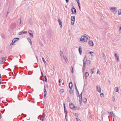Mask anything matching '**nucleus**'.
<instances>
[{"label":"nucleus","mask_w":121,"mask_h":121,"mask_svg":"<svg viewBox=\"0 0 121 121\" xmlns=\"http://www.w3.org/2000/svg\"><path fill=\"white\" fill-rule=\"evenodd\" d=\"M86 35V34L82 36L81 38L80 41L83 42H86L88 39V37Z\"/></svg>","instance_id":"f257e3e1"},{"label":"nucleus","mask_w":121,"mask_h":121,"mask_svg":"<svg viewBox=\"0 0 121 121\" xmlns=\"http://www.w3.org/2000/svg\"><path fill=\"white\" fill-rule=\"evenodd\" d=\"M117 8L115 7H112L110 8V10L113 12L114 13H116L117 11L116 10Z\"/></svg>","instance_id":"f03ea898"},{"label":"nucleus","mask_w":121,"mask_h":121,"mask_svg":"<svg viewBox=\"0 0 121 121\" xmlns=\"http://www.w3.org/2000/svg\"><path fill=\"white\" fill-rule=\"evenodd\" d=\"M69 107L70 108L74 110L76 109V108H75L74 105L71 103H69Z\"/></svg>","instance_id":"7ed1b4c3"},{"label":"nucleus","mask_w":121,"mask_h":121,"mask_svg":"<svg viewBox=\"0 0 121 121\" xmlns=\"http://www.w3.org/2000/svg\"><path fill=\"white\" fill-rule=\"evenodd\" d=\"M83 66L82 70L83 71H85V67L86 66V62L83 61Z\"/></svg>","instance_id":"20e7f679"},{"label":"nucleus","mask_w":121,"mask_h":121,"mask_svg":"<svg viewBox=\"0 0 121 121\" xmlns=\"http://www.w3.org/2000/svg\"><path fill=\"white\" fill-rule=\"evenodd\" d=\"M6 60V58L5 57H3L1 58L0 60L1 64H3V63Z\"/></svg>","instance_id":"39448f33"},{"label":"nucleus","mask_w":121,"mask_h":121,"mask_svg":"<svg viewBox=\"0 0 121 121\" xmlns=\"http://www.w3.org/2000/svg\"><path fill=\"white\" fill-rule=\"evenodd\" d=\"M97 90V91L99 93H100L101 92V89L100 86H96Z\"/></svg>","instance_id":"423d86ee"},{"label":"nucleus","mask_w":121,"mask_h":121,"mask_svg":"<svg viewBox=\"0 0 121 121\" xmlns=\"http://www.w3.org/2000/svg\"><path fill=\"white\" fill-rule=\"evenodd\" d=\"M71 11L72 14H74L76 13V10L74 8H72L71 9Z\"/></svg>","instance_id":"0eeeda50"},{"label":"nucleus","mask_w":121,"mask_h":121,"mask_svg":"<svg viewBox=\"0 0 121 121\" xmlns=\"http://www.w3.org/2000/svg\"><path fill=\"white\" fill-rule=\"evenodd\" d=\"M28 33L31 36V37L32 38H33L34 36H33V34L32 33V31L31 30H29L28 31Z\"/></svg>","instance_id":"6e6552de"},{"label":"nucleus","mask_w":121,"mask_h":121,"mask_svg":"<svg viewBox=\"0 0 121 121\" xmlns=\"http://www.w3.org/2000/svg\"><path fill=\"white\" fill-rule=\"evenodd\" d=\"M44 98H45L47 94V91L46 89V87L45 86H44Z\"/></svg>","instance_id":"1a4fd4ad"},{"label":"nucleus","mask_w":121,"mask_h":121,"mask_svg":"<svg viewBox=\"0 0 121 121\" xmlns=\"http://www.w3.org/2000/svg\"><path fill=\"white\" fill-rule=\"evenodd\" d=\"M88 43L90 46H93L94 45V44L93 41L91 40H89L88 41Z\"/></svg>","instance_id":"9d476101"},{"label":"nucleus","mask_w":121,"mask_h":121,"mask_svg":"<svg viewBox=\"0 0 121 121\" xmlns=\"http://www.w3.org/2000/svg\"><path fill=\"white\" fill-rule=\"evenodd\" d=\"M64 112H65V115L66 119V116L67 114V111H66V110L65 108V104H64Z\"/></svg>","instance_id":"9b49d317"},{"label":"nucleus","mask_w":121,"mask_h":121,"mask_svg":"<svg viewBox=\"0 0 121 121\" xmlns=\"http://www.w3.org/2000/svg\"><path fill=\"white\" fill-rule=\"evenodd\" d=\"M58 22L59 23V25H60V27L61 28V27L62 26V22L61 21V20L60 19H58Z\"/></svg>","instance_id":"f8f14e48"},{"label":"nucleus","mask_w":121,"mask_h":121,"mask_svg":"<svg viewBox=\"0 0 121 121\" xmlns=\"http://www.w3.org/2000/svg\"><path fill=\"white\" fill-rule=\"evenodd\" d=\"M89 75V73L88 72H86L85 73V78L86 79L87 77Z\"/></svg>","instance_id":"ddd939ff"},{"label":"nucleus","mask_w":121,"mask_h":121,"mask_svg":"<svg viewBox=\"0 0 121 121\" xmlns=\"http://www.w3.org/2000/svg\"><path fill=\"white\" fill-rule=\"evenodd\" d=\"M19 39L18 38H15L13 39L12 41V42L14 43L17 41V40Z\"/></svg>","instance_id":"4468645a"},{"label":"nucleus","mask_w":121,"mask_h":121,"mask_svg":"<svg viewBox=\"0 0 121 121\" xmlns=\"http://www.w3.org/2000/svg\"><path fill=\"white\" fill-rule=\"evenodd\" d=\"M69 87L70 89L72 88L73 87V84L72 82H70L69 83Z\"/></svg>","instance_id":"2eb2a0df"},{"label":"nucleus","mask_w":121,"mask_h":121,"mask_svg":"<svg viewBox=\"0 0 121 121\" xmlns=\"http://www.w3.org/2000/svg\"><path fill=\"white\" fill-rule=\"evenodd\" d=\"M78 50L79 51V53L81 55L82 53V48L80 47L79 48Z\"/></svg>","instance_id":"dca6fc26"},{"label":"nucleus","mask_w":121,"mask_h":121,"mask_svg":"<svg viewBox=\"0 0 121 121\" xmlns=\"http://www.w3.org/2000/svg\"><path fill=\"white\" fill-rule=\"evenodd\" d=\"M75 17L74 16H72L71 17V20L75 21Z\"/></svg>","instance_id":"f3484780"},{"label":"nucleus","mask_w":121,"mask_h":121,"mask_svg":"<svg viewBox=\"0 0 121 121\" xmlns=\"http://www.w3.org/2000/svg\"><path fill=\"white\" fill-rule=\"evenodd\" d=\"M82 101L84 103H86L87 102V99L85 98H83L82 99Z\"/></svg>","instance_id":"a211bd4d"},{"label":"nucleus","mask_w":121,"mask_h":121,"mask_svg":"<svg viewBox=\"0 0 121 121\" xmlns=\"http://www.w3.org/2000/svg\"><path fill=\"white\" fill-rule=\"evenodd\" d=\"M75 88L76 89V92H78V95H79V92H78V89L77 88V87L76 86V85L75 84Z\"/></svg>","instance_id":"6ab92c4d"},{"label":"nucleus","mask_w":121,"mask_h":121,"mask_svg":"<svg viewBox=\"0 0 121 121\" xmlns=\"http://www.w3.org/2000/svg\"><path fill=\"white\" fill-rule=\"evenodd\" d=\"M102 55L103 59L104 60H105V59L106 57H105V55L104 52H103V53Z\"/></svg>","instance_id":"aec40b11"},{"label":"nucleus","mask_w":121,"mask_h":121,"mask_svg":"<svg viewBox=\"0 0 121 121\" xmlns=\"http://www.w3.org/2000/svg\"><path fill=\"white\" fill-rule=\"evenodd\" d=\"M63 57L64 58L65 62L67 63L68 61V59L65 56H63Z\"/></svg>","instance_id":"412c9836"},{"label":"nucleus","mask_w":121,"mask_h":121,"mask_svg":"<svg viewBox=\"0 0 121 121\" xmlns=\"http://www.w3.org/2000/svg\"><path fill=\"white\" fill-rule=\"evenodd\" d=\"M64 90L63 89H61L59 91L60 93H62L64 91Z\"/></svg>","instance_id":"4be33fe9"},{"label":"nucleus","mask_w":121,"mask_h":121,"mask_svg":"<svg viewBox=\"0 0 121 121\" xmlns=\"http://www.w3.org/2000/svg\"><path fill=\"white\" fill-rule=\"evenodd\" d=\"M27 39L29 41V42L30 43L31 45H32L31 41V40L30 39V38H27Z\"/></svg>","instance_id":"5701e85b"},{"label":"nucleus","mask_w":121,"mask_h":121,"mask_svg":"<svg viewBox=\"0 0 121 121\" xmlns=\"http://www.w3.org/2000/svg\"><path fill=\"white\" fill-rule=\"evenodd\" d=\"M45 80L46 82H48L47 80V77L46 75L44 76V80Z\"/></svg>","instance_id":"b1692460"},{"label":"nucleus","mask_w":121,"mask_h":121,"mask_svg":"<svg viewBox=\"0 0 121 121\" xmlns=\"http://www.w3.org/2000/svg\"><path fill=\"white\" fill-rule=\"evenodd\" d=\"M115 90H116V92H118V87H116L115 88Z\"/></svg>","instance_id":"393cba45"},{"label":"nucleus","mask_w":121,"mask_h":121,"mask_svg":"<svg viewBox=\"0 0 121 121\" xmlns=\"http://www.w3.org/2000/svg\"><path fill=\"white\" fill-rule=\"evenodd\" d=\"M87 58L86 56H85L84 59L83 61L86 62L87 61Z\"/></svg>","instance_id":"a878e982"},{"label":"nucleus","mask_w":121,"mask_h":121,"mask_svg":"<svg viewBox=\"0 0 121 121\" xmlns=\"http://www.w3.org/2000/svg\"><path fill=\"white\" fill-rule=\"evenodd\" d=\"M70 69H71V72H72V73H73V67H72L71 66V68H70Z\"/></svg>","instance_id":"bb28decb"},{"label":"nucleus","mask_w":121,"mask_h":121,"mask_svg":"<svg viewBox=\"0 0 121 121\" xmlns=\"http://www.w3.org/2000/svg\"><path fill=\"white\" fill-rule=\"evenodd\" d=\"M60 56H61V57H62V56H63L64 54H63V52L61 51H60Z\"/></svg>","instance_id":"cd10ccee"},{"label":"nucleus","mask_w":121,"mask_h":121,"mask_svg":"<svg viewBox=\"0 0 121 121\" xmlns=\"http://www.w3.org/2000/svg\"><path fill=\"white\" fill-rule=\"evenodd\" d=\"M45 113L43 112V115L42 116V117L43 118H44L45 117Z\"/></svg>","instance_id":"c85d7f7f"},{"label":"nucleus","mask_w":121,"mask_h":121,"mask_svg":"<svg viewBox=\"0 0 121 121\" xmlns=\"http://www.w3.org/2000/svg\"><path fill=\"white\" fill-rule=\"evenodd\" d=\"M24 31H22L20 32L19 33V35H22L24 34L23 33Z\"/></svg>","instance_id":"c756f323"},{"label":"nucleus","mask_w":121,"mask_h":121,"mask_svg":"<svg viewBox=\"0 0 121 121\" xmlns=\"http://www.w3.org/2000/svg\"><path fill=\"white\" fill-rule=\"evenodd\" d=\"M71 24L72 25H73L74 24V21H73V20H71Z\"/></svg>","instance_id":"7c9ffc66"},{"label":"nucleus","mask_w":121,"mask_h":121,"mask_svg":"<svg viewBox=\"0 0 121 121\" xmlns=\"http://www.w3.org/2000/svg\"><path fill=\"white\" fill-rule=\"evenodd\" d=\"M86 62L88 65H90V61L89 60H87Z\"/></svg>","instance_id":"2f4dec72"},{"label":"nucleus","mask_w":121,"mask_h":121,"mask_svg":"<svg viewBox=\"0 0 121 121\" xmlns=\"http://www.w3.org/2000/svg\"><path fill=\"white\" fill-rule=\"evenodd\" d=\"M91 72H92L91 74H92L94 72V69L93 68L92 69H91Z\"/></svg>","instance_id":"473e14b6"},{"label":"nucleus","mask_w":121,"mask_h":121,"mask_svg":"<svg viewBox=\"0 0 121 121\" xmlns=\"http://www.w3.org/2000/svg\"><path fill=\"white\" fill-rule=\"evenodd\" d=\"M108 113L109 114H110V115H112V114H113L112 111L111 112H108Z\"/></svg>","instance_id":"72a5a7b5"},{"label":"nucleus","mask_w":121,"mask_h":121,"mask_svg":"<svg viewBox=\"0 0 121 121\" xmlns=\"http://www.w3.org/2000/svg\"><path fill=\"white\" fill-rule=\"evenodd\" d=\"M118 14L119 15L121 14V9L120 10L118 11Z\"/></svg>","instance_id":"f704fd0d"},{"label":"nucleus","mask_w":121,"mask_h":121,"mask_svg":"<svg viewBox=\"0 0 121 121\" xmlns=\"http://www.w3.org/2000/svg\"><path fill=\"white\" fill-rule=\"evenodd\" d=\"M69 92L70 94H72L73 92V91L72 90H70L69 91Z\"/></svg>","instance_id":"c9c22d12"},{"label":"nucleus","mask_w":121,"mask_h":121,"mask_svg":"<svg viewBox=\"0 0 121 121\" xmlns=\"http://www.w3.org/2000/svg\"><path fill=\"white\" fill-rule=\"evenodd\" d=\"M76 119L77 121H81L78 118H76Z\"/></svg>","instance_id":"e433bc0d"},{"label":"nucleus","mask_w":121,"mask_h":121,"mask_svg":"<svg viewBox=\"0 0 121 121\" xmlns=\"http://www.w3.org/2000/svg\"><path fill=\"white\" fill-rule=\"evenodd\" d=\"M94 53V52H91L90 53V54H91V55L92 56H94V55H93V54H92V53Z\"/></svg>","instance_id":"4c0bfd02"},{"label":"nucleus","mask_w":121,"mask_h":121,"mask_svg":"<svg viewBox=\"0 0 121 121\" xmlns=\"http://www.w3.org/2000/svg\"><path fill=\"white\" fill-rule=\"evenodd\" d=\"M42 60H43V62L44 63V62H46L45 61V60L44 59V58H42Z\"/></svg>","instance_id":"58836bf2"},{"label":"nucleus","mask_w":121,"mask_h":121,"mask_svg":"<svg viewBox=\"0 0 121 121\" xmlns=\"http://www.w3.org/2000/svg\"><path fill=\"white\" fill-rule=\"evenodd\" d=\"M76 0L78 4H80V3H79V0Z\"/></svg>","instance_id":"ea45409f"},{"label":"nucleus","mask_w":121,"mask_h":121,"mask_svg":"<svg viewBox=\"0 0 121 121\" xmlns=\"http://www.w3.org/2000/svg\"><path fill=\"white\" fill-rule=\"evenodd\" d=\"M41 73L42 74V76H42L43 77L44 75H43V73L42 71H41Z\"/></svg>","instance_id":"a19ab883"},{"label":"nucleus","mask_w":121,"mask_h":121,"mask_svg":"<svg viewBox=\"0 0 121 121\" xmlns=\"http://www.w3.org/2000/svg\"><path fill=\"white\" fill-rule=\"evenodd\" d=\"M62 81V80L61 79H59V84H60V82H61Z\"/></svg>","instance_id":"79ce46f5"},{"label":"nucleus","mask_w":121,"mask_h":121,"mask_svg":"<svg viewBox=\"0 0 121 121\" xmlns=\"http://www.w3.org/2000/svg\"><path fill=\"white\" fill-rule=\"evenodd\" d=\"M117 61L118 62L119 61V56H117Z\"/></svg>","instance_id":"37998d69"},{"label":"nucleus","mask_w":121,"mask_h":121,"mask_svg":"<svg viewBox=\"0 0 121 121\" xmlns=\"http://www.w3.org/2000/svg\"><path fill=\"white\" fill-rule=\"evenodd\" d=\"M14 43H13V42H12V43H11V44H10V46H12V45H14Z\"/></svg>","instance_id":"c03bdc74"},{"label":"nucleus","mask_w":121,"mask_h":121,"mask_svg":"<svg viewBox=\"0 0 121 121\" xmlns=\"http://www.w3.org/2000/svg\"><path fill=\"white\" fill-rule=\"evenodd\" d=\"M104 95V94L103 93H101L100 94V96L101 97H102V95Z\"/></svg>","instance_id":"a18cd8bd"},{"label":"nucleus","mask_w":121,"mask_h":121,"mask_svg":"<svg viewBox=\"0 0 121 121\" xmlns=\"http://www.w3.org/2000/svg\"><path fill=\"white\" fill-rule=\"evenodd\" d=\"M78 6L79 7V9L80 10V11H81V9L80 7V4H78Z\"/></svg>","instance_id":"49530a36"},{"label":"nucleus","mask_w":121,"mask_h":121,"mask_svg":"<svg viewBox=\"0 0 121 121\" xmlns=\"http://www.w3.org/2000/svg\"><path fill=\"white\" fill-rule=\"evenodd\" d=\"M23 33L24 34H27V31H24Z\"/></svg>","instance_id":"de8ad7c7"},{"label":"nucleus","mask_w":121,"mask_h":121,"mask_svg":"<svg viewBox=\"0 0 121 121\" xmlns=\"http://www.w3.org/2000/svg\"><path fill=\"white\" fill-rule=\"evenodd\" d=\"M79 99H82V95H80L79 96Z\"/></svg>","instance_id":"09e8293b"},{"label":"nucleus","mask_w":121,"mask_h":121,"mask_svg":"<svg viewBox=\"0 0 121 121\" xmlns=\"http://www.w3.org/2000/svg\"><path fill=\"white\" fill-rule=\"evenodd\" d=\"M97 74H99V75H100V73H99V71L98 70L97 72Z\"/></svg>","instance_id":"8fccbe9b"},{"label":"nucleus","mask_w":121,"mask_h":121,"mask_svg":"<svg viewBox=\"0 0 121 121\" xmlns=\"http://www.w3.org/2000/svg\"><path fill=\"white\" fill-rule=\"evenodd\" d=\"M82 101V99H80L79 101L81 103V101Z\"/></svg>","instance_id":"3c124183"},{"label":"nucleus","mask_w":121,"mask_h":121,"mask_svg":"<svg viewBox=\"0 0 121 121\" xmlns=\"http://www.w3.org/2000/svg\"><path fill=\"white\" fill-rule=\"evenodd\" d=\"M13 24H15V27H16L17 26V25H16V23H13Z\"/></svg>","instance_id":"603ef678"},{"label":"nucleus","mask_w":121,"mask_h":121,"mask_svg":"<svg viewBox=\"0 0 121 121\" xmlns=\"http://www.w3.org/2000/svg\"><path fill=\"white\" fill-rule=\"evenodd\" d=\"M115 57H117V56H117V54H115Z\"/></svg>","instance_id":"864d4df0"},{"label":"nucleus","mask_w":121,"mask_h":121,"mask_svg":"<svg viewBox=\"0 0 121 121\" xmlns=\"http://www.w3.org/2000/svg\"><path fill=\"white\" fill-rule=\"evenodd\" d=\"M66 2L67 3H68L69 2V0H65Z\"/></svg>","instance_id":"5fc2aeb1"},{"label":"nucleus","mask_w":121,"mask_h":121,"mask_svg":"<svg viewBox=\"0 0 121 121\" xmlns=\"http://www.w3.org/2000/svg\"><path fill=\"white\" fill-rule=\"evenodd\" d=\"M1 75L0 74V81H1Z\"/></svg>","instance_id":"6e6d98bb"},{"label":"nucleus","mask_w":121,"mask_h":121,"mask_svg":"<svg viewBox=\"0 0 121 121\" xmlns=\"http://www.w3.org/2000/svg\"><path fill=\"white\" fill-rule=\"evenodd\" d=\"M44 64H45V66H46V64H46V62H44Z\"/></svg>","instance_id":"4d7b16f0"},{"label":"nucleus","mask_w":121,"mask_h":121,"mask_svg":"<svg viewBox=\"0 0 121 121\" xmlns=\"http://www.w3.org/2000/svg\"><path fill=\"white\" fill-rule=\"evenodd\" d=\"M2 116L1 115V114H0V118H2Z\"/></svg>","instance_id":"13d9d810"},{"label":"nucleus","mask_w":121,"mask_h":121,"mask_svg":"<svg viewBox=\"0 0 121 121\" xmlns=\"http://www.w3.org/2000/svg\"><path fill=\"white\" fill-rule=\"evenodd\" d=\"M20 21L19 22V24H21V19H20Z\"/></svg>","instance_id":"bf43d9fd"},{"label":"nucleus","mask_w":121,"mask_h":121,"mask_svg":"<svg viewBox=\"0 0 121 121\" xmlns=\"http://www.w3.org/2000/svg\"><path fill=\"white\" fill-rule=\"evenodd\" d=\"M56 67H55V66H53V69H54V70H55V68Z\"/></svg>","instance_id":"052dcab7"},{"label":"nucleus","mask_w":121,"mask_h":121,"mask_svg":"<svg viewBox=\"0 0 121 121\" xmlns=\"http://www.w3.org/2000/svg\"><path fill=\"white\" fill-rule=\"evenodd\" d=\"M18 22V21H16V22H16V23H17V22Z\"/></svg>","instance_id":"680f3d73"},{"label":"nucleus","mask_w":121,"mask_h":121,"mask_svg":"<svg viewBox=\"0 0 121 121\" xmlns=\"http://www.w3.org/2000/svg\"><path fill=\"white\" fill-rule=\"evenodd\" d=\"M119 29L121 30V26L120 27Z\"/></svg>","instance_id":"e2e57ef3"},{"label":"nucleus","mask_w":121,"mask_h":121,"mask_svg":"<svg viewBox=\"0 0 121 121\" xmlns=\"http://www.w3.org/2000/svg\"><path fill=\"white\" fill-rule=\"evenodd\" d=\"M44 119V118H43L42 120V121H43Z\"/></svg>","instance_id":"0e129e2a"},{"label":"nucleus","mask_w":121,"mask_h":121,"mask_svg":"<svg viewBox=\"0 0 121 121\" xmlns=\"http://www.w3.org/2000/svg\"><path fill=\"white\" fill-rule=\"evenodd\" d=\"M82 92L81 93V94H80V95H82Z\"/></svg>","instance_id":"69168bd1"},{"label":"nucleus","mask_w":121,"mask_h":121,"mask_svg":"<svg viewBox=\"0 0 121 121\" xmlns=\"http://www.w3.org/2000/svg\"><path fill=\"white\" fill-rule=\"evenodd\" d=\"M61 82H60V84H59V85L60 86H61Z\"/></svg>","instance_id":"338daca9"},{"label":"nucleus","mask_w":121,"mask_h":121,"mask_svg":"<svg viewBox=\"0 0 121 121\" xmlns=\"http://www.w3.org/2000/svg\"><path fill=\"white\" fill-rule=\"evenodd\" d=\"M26 115H24V117H26Z\"/></svg>","instance_id":"774afa93"}]
</instances>
